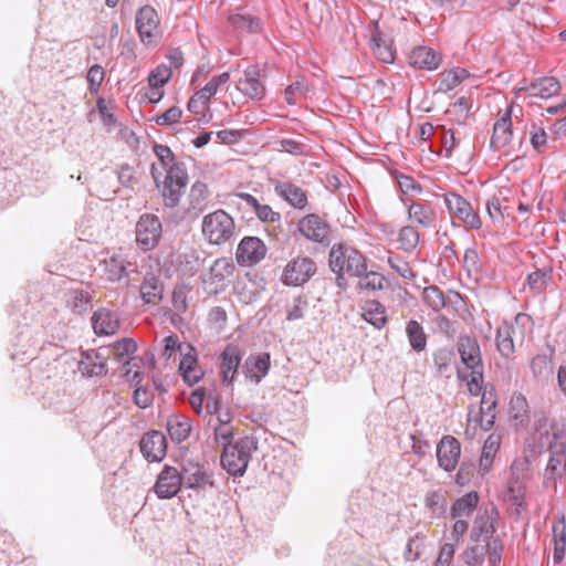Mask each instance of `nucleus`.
<instances>
[{"instance_id":"f257e3e1","label":"nucleus","mask_w":566,"mask_h":566,"mask_svg":"<svg viewBox=\"0 0 566 566\" xmlns=\"http://www.w3.org/2000/svg\"><path fill=\"white\" fill-rule=\"evenodd\" d=\"M458 352L463 364L458 369V377L467 384L468 391L472 396H479L483 389V366L481 350L478 340L473 337H460Z\"/></svg>"},{"instance_id":"f03ea898","label":"nucleus","mask_w":566,"mask_h":566,"mask_svg":"<svg viewBox=\"0 0 566 566\" xmlns=\"http://www.w3.org/2000/svg\"><path fill=\"white\" fill-rule=\"evenodd\" d=\"M237 232L233 217L223 209H217L202 218L201 233L209 245H222L231 241Z\"/></svg>"},{"instance_id":"7ed1b4c3","label":"nucleus","mask_w":566,"mask_h":566,"mask_svg":"<svg viewBox=\"0 0 566 566\" xmlns=\"http://www.w3.org/2000/svg\"><path fill=\"white\" fill-rule=\"evenodd\" d=\"M230 81V73L223 72L213 76L202 88L197 91L188 102V109L197 116L198 120H208L210 114V99L219 88Z\"/></svg>"},{"instance_id":"20e7f679","label":"nucleus","mask_w":566,"mask_h":566,"mask_svg":"<svg viewBox=\"0 0 566 566\" xmlns=\"http://www.w3.org/2000/svg\"><path fill=\"white\" fill-rule=\"evenodd\" d=\"M253 441L240 439L233 444H226L221 455L222 467L232 475H242L248 467Z\"/></svg>"},{"instance_id":"39448f33","label":"nucleus","mask_w":566,"mask_h":566,"mask_svg":"<svg viewBox=\"0 0 566 566\" xmlns=\"http://www.w3.org/2000/svg\"><path fill=\"white\" fill-rule=\"evenodd\" d=\"M316 273V263L307 255L298 254L286 262L281 282L286 286H301Z\"/></svg>"},{"instance_id":"423d86ee","label":"nucleus","mask_w":566,"mask_h":566,"mask_svg":"<svg viewBox=\"0 0 566 566\" xmlns=\"http://www.w3.org/2000/svg\"><path fill=\"white\" fill-rule=\"evenodd\" d=\"M503 544L499 538L489 539L485 544L475 543L468 546L461 557L468 566H480L485 556L490 566H499L502 560Z\"/></svg>"},{"instance_id":"0eeeda50","label":"nucleus","mask_w":566,"mask_h":566,"mask_svg":"<svg viewBox=\"0 0 566 566\" xmlns=\"http://www.w3.org/2000/svg\"><path fill=\"white\" fill-rule=\"evenodd\" d=\"M502 496L514 514L520 515L526 509V485L516 463L511 467V475Z\"/></svg>"},{"instance_id":"6e6552de","label":"nucleus","mask_w":566,"mask_h":566,"mask_svg":"<svg viewBox=\"0 0 566 566\" xmlns=\"http://www.w3.org/2000/svg\"><path fill=\"white\" fill-rule=\"evenodd\" d=\"M135 234L136 243L143 251L155 249L163 234V226L159 218L150 213L140 216L136 223Z\"/></svg>"},{"instance_id":"1a4fd4ad","label":"nucleus","mask_w":566,"mask_h":566,"mask_svg":"<svg viewBox=\"0 0 566 566\" xmlns=\"http://www.w3.org/2000/svg\"><path fill=\"white\" fill-rule=\"evenodd\" d=\"M136 29L145 45H155L159 41L160 20L154 8L146 6L139 9L136 15Z\"/></svg>"},{"instance_id":"9d476101","label":"nucleus","mask_w":566,"mask_h":566,"mask_svg":"<svg viewBox=\"0 0 566 566\" xmlns=\"http://www.w3.org/2000/svg\"><path fill=\"white\" fill-rule=\"evenodd\" d=\"M444 202L452 217L460 220L467 228H481L482 221L479 213L473 209L471 203L462 196L455 192H448L444 195Z\"/></svg>"},{"instance_id":"9b49d317","label":"nucleus","mask_w":566,"mask_h":566,"mask_svg":"<svg viewBox=\"0 0 566 566\" xmlns=\"http://www.w3.org/2000/svg\"><path fill=\"white\" fill-rule=\"evenodd\" d=\"M188 175L182 167L168 170L163 181L161 195L166 207H176L185 191Z\"/></svg>"},{"instance_id":"f8f14e48","label":"nucleus","mask_w":566,"mask_h":566,"mask_svg":"<svg viewBox=\"0 0 566 566\" xmlns=\"http://www.w3.org/2000/svg\"><path fill=\"white\" fill-rule=\"evenodd\" d=\"M436 457L440 469L446 472H453L461 457L460 441L453 436H443L437 443Z\"/></svg>"},{"instance_id":"ddd939ff","label":"nucleus","mask_w":566,"mask_h":566,"mask_svg":"<svg viewBox=\"0 0 566 566\" xmlns=\"http://www.w3.org/2000/svg\"><path fill=\"white\" fill-rule=\"evenodd\" d=\"M268 252L264 242L256 237H244L235 251L237 262L242 266H252L261 262Z\"/></svg>"},{"instance_id":"4468645a","label":"nucleus","mask_w":566,"mask_h":566,"mask_svg":"<svg viewBox=\"0 0 566 566\" xmlns=\"http://www.w3.org/2000/svg\"><path fill=\"white\" fill-rule=\"evenodd\" d=\"M297 229L307 240L324 243L328 241L331 227L328 222L316 213L304 216L297 223Z\"/></svg>"},{"instance_id":"2eb2a0df","label":"nucleus","mask_w":566,"mask_h":566,"mask_svg":"<svg viewBox=\"0 0 566 566\" xmlns=\"http://www.w3.org/2000/svg\"><path fill=\"white\" fill-rule=\"evenodd\" d=\"M499 521V511L494 504L483 506L473 522L471 537L478 542L480 537L484 536L492 539V535L496 531V523Z\"/></svg>"},{"instance_id":"dca6fc26","label":"nucleus","mask_w":566,"mask_h":566,"mask_svg":"<svg viewBox=\"0 0 566 566\" xmlns=\"http://www.w3.org/2000/svg\"><path fill=\"white\" fill-rule=\"evenodd\" d=\"M260 76V71L256 66H249L235 81V91L253 101L262 99L265 95V86L261 82Z\"/></svg>"},{"instance_id":"f3484780","label":"nucleus","mask_w":566,"mask_h":566,"mask_svg":"<svg viewBox=\"0 0 566 566\" xmlns=\"http://www.w3.org/2000/svg\"><path fill=\"white\" fill-rule=\"evenodd\" d=\"M182 483V475L178 469L165 465L158 474L154 491L159 499H171L179 492Z\"/></svg>"},{"instance_id":"a211bd4d","label":"nucleus","mask_w":566,"mask_h":566,"mask_svg":"<svg viewBox=\"0 0 566 566\" xmlns=\"http://www.w3.org/2000/svg\"><path fill=\"white\" fill-rule=\"evenodd\" d=\"M512 138V108L507 107L494 123L491 146L493 149L503 150L507 155Z\"/></svg>"},{"instance_id":"6ab92c4d","label":"nucleus","mask_w":566,"mask_h":566,"mask_svg":"<svg viewBox=\"0 0 566 566\" xmlns=\"http://www.w3.org/2000/svg\"><path fill=\"white\" fill-rule=\"evenodd\" d=\"M178 352L182 355L179 364V371L181 373L184 380L189 385L197 384L201 379L203 373L198 365L195 348L190 344H186L185 346H178Z\"/></svg>"},{"instance_id":"aec40b11","label":"nucleus","mask_w":566,"mask_h":566,"mask_svg":"<svg viewBox=\"0 0 566 566\" xmlns=\"http://www.w3.org/2000/svg\"><path fill=\"white\" fill-rule=\"evenodd\" d=\"M235 265L231 258L222 256L213 261L210 266L208 282L213 285V292L223 290L233 276Z\"/></svg>"},{"instance_id":"412c9836","label":"nucleus","mask_w":566,"mask_h":566,"mask_svg":"<svg viewBox=\"0 0 566 566\" xmlns=\"http://www.w3.org/2000/svg\"><path fill=\"white\" fill-rule=\"evenodd\" d=\"M166 450V437L159 431L147 432L140 441V451L148 461H160Z\"/></svg>"},{"instance_id":"4be33fe9","label":"nucleus","mask_w":566,"mask_h":566,"mask_svg":"<svg viewBox=\"0 0 566 566\" xmlns=\"http://www.w3.org/2000/svg\"><path fill=\"white\" fill-rule=\"evenodd\" d=\"M153 150L158 158L160 166L154 163L150 168V174L156 186H159L164 171L168 174V170L182 166L176 163L175 155L168 146L155 143Z\"/></svg>"},{"instance_id":"5701e85b","label":"nucleus","mask_w":566,"mask_h":566,"mask_svg":"<svg viewBox=\"0 0 566 566\" xmlns=\"http://www.w3.org/2000/svg\"><path fill=\"white\" fill-rule=\"evenodd\" d=\"M93 329L97 335H114L120 326L119 315L108 308H99L92 316Z\"/></svg>"},{"instance_id":"b1692460","label":"nucleus","mask_w":566,"mask_h":566,"mask_svg":"<svg viewBox=\"0 0 566 566\" xmlns=\"http://www.w3.org/2000/svg\"><path fill=\"white\" fill-rule=\"evenodd\" d=\"M412 67L426 71L437 70L441 64V56L431 48L417 46L408 55Z\"/></svg>"},{"instance_id":"393cba45","label":"nucleus","mask_w":566,"mask_h":566,"mask_svg":"<svg viewBox=\"0 0 566 566\" xmlns=\"http://www.w3.org/2000/svg\"><path fill=\"white\" fill-rule=\"evenodd\" d=\"M240 361V348L235 345H228L220 356V373L226 384H231L235 378Z\"/></svg>"},{"instance_id":"a878e982","label":"nucleus","mask_w":566,"mask_h":566,"mask_svg":"<svg viewBox=\"0 0 566 566\" xmlns=\"http://www.w3.org/2000/svg\"><path fill=\"white\" fill-rule=\"evenodd\" d=\"M495 405L496 402L492 400L491 397L488 398L486 394H483L479 412L473 415V412L470 411L468 422H474L483 431L490 430L495 421Z\"/></svg>"},{"instance_id":"bb28decb","label":"nucleus","mask_w":566,"mask_h":566,"mask_svg":"<svg viewBox=\"0 0 566 566\" xmlns=\"http://www.w3.org/2000/svg\"><path fill=\"white\" fill-rule=\"evenodd\" d=\"M270 366V355L268 353H260L250 355L247 358L243 368L247 378L258 384L263 377L266 376Z\"/></svg>"},{"instance_id":"cd10ccee","label":"nucleus","mask_w":566,"mask_h":566,"mask_svg":"<svg viewBox=\"0 0 566 566\" xmlns=\"http://www.w3.org/2000/svg\"><path fill=\"white\" fill-rule=\"evenodd\" d=\"M80 370L88 376L104 375L107 371V358L98 350H88L80 360Z\"/></svg>"},{"instance_id":"c85d7f7f","label":"nucleus","mask_w":566,"mask_h":566,"mask_svg":"<svg viewBox=\"0 0 566 566\" xmlns=\"http://www.w3.org/2000/svg\"><path fill=\"white\" fill-rule=\"evenodd\" d=\"M408 219L422 228L433 227L437 220L436 210L431 205L411 202L407 208Z\"/></svg>"},{"instance_id":"c756f323","label":"nucleus","mask_w":566,"mask_h":566,"mask_svg":"<svg viewBox=\"0 0 566 566\" xmlns=\"http://www.w3.org/2000/svg\"><path fill=\"white\" fill-rule=\"evenodd\" d=\"M275 192L296 209H304L307 205L306 192L291 182H277Z\"/></svg>"},{"instance_id":"7c9ffc66","label":"nucleus","mask_w":566,"mask_h":566,"mask_svg":"<svg viewBox=\"0 0 566 566\" xmlns=\"http://www.w3.org/2000/svg\"><path fill=\"white\" fill-rule=\"evenodd\" d=\"M181 475L184 484L189 489H205L206 486H212L210 474H208L203 467L199 464H188L184 469V474Z\"/></svg>"},{"instance_id":"2f4dec72","label":"nucleus","mask_w":566,"mask_h":566,"mask_svg":"<svg viewBox=\"0 0 566 566\" xmlns=\"http://www.w3.org/2000/svg\"><path fill=\"white\" fill-rule=\"evenodd\" d=\"M139 292L145 304L158 305L164 296V285L158 276L147 275L140 285Z\"/></svg>"},{"instance_id":"473e14b6","label":"nucleus","mask_w":566,"mask_h":566,"mask_svg":"<svg viewBox=\"0 0 566 566\" xmlns=\"http://www.w3.org/2000/svg\"><path fill=\"white\" fill-rule=\"evenodd\" d=\"M211 203V193L207 184L196 181L188 195V210L203 211Z\"/></svg>"},{"instance_id":"72a5a7b5","label":"nucleus","mask_w":566,"mask_h":566,"mask_svg":"<svg viewBox=\"0 0 566 566\" xmlns=\"http://www.w3.org/2000/svg\"><path fill=\"white\" fill-rule=\"evenodd\" d=\"M361 317L377 329L382 328L388 321L385 306L376 300L363 304Z\"/></svg>"},{"instance_id":"f704fd0d","label":"nucleus","mask_w":566,"mask_h":566,"mask_svg":"<svg viewBox=\"0 0 566 566\" xmlns=\"http://www.w3.org/2000/svg\"><path fill=\"white\" fill-rule=\"evenodd\" d=\"M469 76L468 70L462 67L446 70L439 74L438 91L443 93L452 91Z\"/></svg>"},{"instance_id":"c9c22d12","label":"nucleus","mask_w":566,"mask_h":566,"mask_svg":"<svg viewBox=\"0 0 566 566\" xmlns=\"http://www.w3.org/2000/svg\"><path fill=\"white\" fill-rule=\"evenodd\" d=\"M500 444L501 437L495 433H491L484 441L479 463L482 474H485L491 470L493 460L500 449Z\"/></svg>"},{"instance_id":"e433bc0d","label":"nucleus","mask_w":566,"mask_h":566,"mask_svg":"<svg viewBox=\"0 0 566 566\" xmlns=\"http://www.w3.org/2000/svg\"><path fill=\"white\" fill-rule=\"evenodd\" d=\"M130 370L128 369L126 371V376L128 377V380L132 382V385L135 387L134 391V401L135 403L140 408H147L151 405L154 400V394L153 391L147 388L146 386H143V378L144 376L139 371H135L132 377H129Z\"/></svg>"},{"instance_id":"4c0bfd02","label":"nucleus","mask_w":566,"mask_h":566,"mask_svg":"<svg viewBox=\"0 0 566 566\" xmlns=\"http://www.w3.org/2000/svg\"><path fill=\"white\" fill-rule=\"evenodd\" d=\"M167 431L170 438L177 442L186 440L191 431L189 418L182 415L170 416L167 420Z\"/></svg>"},{"instance_id":"58836bf2","label":"nucleus","mask_w":566,"mask_h":566,"mask_svg":"<svg viewBox=\"0 0 566 566\" xmlns=\"http://www.w3.org/2000/svg\"><path fill=\"white\" fill-rule=\"evenodd\" d=\"M554 543V563L559 564L566 553V522L564 518L555 520L552 525Z\"/></svg>"},{"instance_id":"ea45409f","label":"nucleus","mask_w":566,"mask_h":566,"mask_svg":"<svg viewBox=\"0 0 566 566\" xmlns=\"http://www.w3.org/2000/svg\"><path fill=\"white\" fill-rule=\"evenodd\" d=\"M510 334L517 342V345H522L526 337L532 334L533 321L532 317L525 313H518L515 316L513 323L507 324Z\"/></svg>"},{"instance_id":"a19ab883","label":"nucleus","mask_w":566,"mask_h":566,"mask_svg":"<svg viewBox=\"0 0 566 566\" xmlns=\"http://www.w3.org/2000/svg\"><path fill=\"white\" fill-rule=\"evenodd\" d=\"M248 206L253 208L258 218L263 222L274 223L280 220V213L275 212L269 205H261L255 197L241 192L238 195Z\"/></svg>"},{"instance_id":"79ce46f5","label":"nucleus","mask_w":566,"mask_h":566,"mask_svg":"<svg viewBox=\"0 0 566 566\" xmlns=\"http://www.w3.org/2000/svg\"><path fill=\"white\" fill-rule=\"evenodd\" d=\"M480 496L478 492L471 491L459 497L451 506V516L454 518L470 516L478 506Z\"/></svg>"},{"instance_id":"37998d69","label":"nucleus","mask_w":566,"mask_h":566,"mask_svg":"<svg viewBox=\"0 0 566 566\" xmlns=\"http://www.w3.org/2000/svg\"><path fill=\"white\" fill-rule=\"evenodd\" d=\"M373 54L382 63H394L395 51L391 42L385 40L380 32L376 31L371 35L370 44Z\"/></svg>"},{"instance_id":"c03bdc74","label":"nucleus","mask_w":566,"mask_h":566,"mask_svg":"<svg viewBox=\"0 0 566 566\" xmlns=\"http://www.w3.org/2000/svg\"><path fill=\"white\" fill-rule=\"evenodd\" d=\"M531 96L549 98L560 92V84L555 77H543L530 86Z\"/></svg>"},{"instance_id":"a18cd8bd","label":"nucleus","mask_w":566,"mask_h":566,"mask_svg":"<svg viewBox=\"0 0 566 566\" xmlns=\"http://www.w3.org/2000/svg\"><path fill=\"white\" fill-rule=\"evenodd\" d=\"M509 413L510 418L520 424L528 419V403L523 395L515 394L511 397Z\"/></svg>"},{"instance_id":"49530a36","label":"nucleus","mask_w":566,"mask_h":566,"mask_svg":"<svg viewBox=\"0 0 566 566\" xmlns=\"http://www.w3.org/2000/svg\"><path fill=\"white\" fill-rule=\"evenodd\" d=\"M406 333L412 349L421 352L427 346V335L422 326L415 319L407 323Z\"/></svg>"},{"instance_id":"de8ad7c7","label":"nucleus","mask_w":566,"mask_h":566,"mask_svg":"<svg viewBox=\"0 0 566 566\" xmlns=\"http://www.w3.org/2000/svg\"><path fill=\"white\" fill-rule=\"evenodd\" d=\"M516 344L517 342L510 334L507 323L502 324L496 332V346L501 355L504 357L513 355Z\"/></svg>"},{"instance_id":"09e8293b","label":"nucleus","mask_w":566,"mask_h":566,"mask_svg":"<svg viewBox=\"0 0 566 566\" xmlns=\"http://www.w3.org/2000/svg\"><path fill=\"white\" fill-rule=\"evenodd\" d=\"M105 273L112 282L119 281L127 276V268L125 260L119 255H113L104 261Z\"/></svg>"},{"instance_id":"8fccbe9b","label":"nucleus","mask_w":566,"mask_h":566,"mask_svg":"<svg viewBox=\"0 0 566 566\" xmlns=\"http://www.w3.org/2000/svg\"><path fill=\"white\" fill-rule=\"evenodd\" d=\"M137 350V343L129 337H124L116 340L111 346V353L117 361H124L128 359Z\"/></svg>"},{"instance_id":"3c124183","label":"nucleus","mask_w":566,"mask_h":566,"mask_svg":"<svg viewBox=\"0 0 566 566\" xmlns=\"http://www.w3.org/2000/svg\"><path fill=\"white\" fill-rule=\"evenodd\" d=\"M419 238L420 235L416 228L412 226H405L398 233V248L406 252H412L419 243Z\"/></svg>"},{"instance_id":"603ef678","label":"nucleus","mask_w":566,"mask_h":566,"mask_svg":"<svg viewBox=\"0 0 566 566\" xmlns=\"http://www.w3.org/2000/svg\"><path fill=\"white\" fill-rule=\"evenodd\" d=\"M366 271L367 264L364 255L359 251L349 248L347 251L346 274L361 276Z\"/></svg>"},{"instance_id":"864d4df0","label":"nucleus","mask_w":566,"mask_h":566,"mask_svg":"<svg viewBox=\"0 0 566 566\" xmlns=\"http://www.w3.org/2000/svg\"><path fill=\"white\" fill-rule=\"evenodd\" d=\"M349 248L334 245L329 252V266L339 276L346 274L347 251Z\"/></svg>"},{"instance_id":"5fc2aeb1","label":"nucleus","mask_w":566,"mask_h":566,"mask_svg":"<svg viewBox=\"0 0 566 566\" xmlns=\"http://www.w3.org/2000/svg\"><path fill=\"white\" fill-rule=\"evenodd\" d=\"M171 76V66H168L166 63H161L150 71L147 81L149 86H159L164 88Z\"/></svg>"},{"instance_id":"6e6d98bb","label":"nucleus","mask_w":566,"mask_h":566,"mask_svg":"<svg viewBox=\"0 0 566 566\" xmlns=\"http://www.w3.org/2000/svg\"><path fill=\"white\" fill-rule=\"evenodd\" d=\"M422 296L424 303L436 312L440 311L446 305L444 295L442 291L436 285L424 287Z\"/></svg>"},{"instance_id":"4d7b16f0","label":"nucleus","mask_w":566,"mask_h":566,"mask_svg":"<svg viewBox=\"0 0 566 566\" xmlns=\"http://www.w3.org/2000/svg\"><path fill=\"white\" fill-rule=\"evenodd\" d=\"M231 25L240 31L254 32L260 29V21L251 15L235 13L229 17Z\"/></svg>"},{"instance_id":"13d9d810","label":"nucleus","mask_w":566,"mask_h":566,"mask_svg":"<svg viewBox=\"0 0 566 566\" xmlns=\"http://www.w3.org/2000/svg\"><path fill=\"white\" fill-rule=\"evenodd\" d=\"M358 277V287L360 290L377 291L384 287L385 277L377 272H365Z\"/></svg>"},{"instance_id":"bf43d9fd","label":"nucleus","mask_w":566,"mask_h":566,"mask_svg":"<svg viewBox=\"0 0 566 566\" xmlns=\"http://www.w3.org/2000/svg\"><path fill=\"white\" fill-rule=\"evenodd\" d=\"M105 77L104 69L99 64H94L90 67L86 80L91 93H97Z\"/></svg>"},{"instance_id":"052dcab7","label":"nucleus","mask_w":566,"mask_h":566,"mask_svg":"<svg viewBox=\"0 0 566 566\" xmlns=\"http://www.w3.org/2000/svg\"><path fill=\"white\" fill-rule=\"evenodd\" d=\"M388 264L403 279L412 280L416 276L409 263L399 255L389 256Z\"/></svg>"},{"instance_id":"680f3d73","label":"nucleus","mask_w":566,"mask_h":566,"mask_svg":"<svg viewBox=\"0 0 566 566\" xmlns=\"http://www.w3.org/2000/svg\"><path fill=\"white\" fill-rule=\"evenodd\" d=\"M182 111L178 106H171L166 112L155 117V123L160 126H169L180 120Z\"/></svg>"},{"instance_id":"e2e57ef3","label":"nucleus","mask_w":566,"mask_h":566,"mask_svg":"<svg viewBox=\"0 0 566 566\" xmlns=\"http://www.w3.org/2000/svg\"><path fill=\"white\" fill-rule=\"evenodd\" d=\"M457 545L458 544H454V543L443 544L440 547L434 566H450L453 560L454 554H455Z\"/></svg>"},{"instance_id":"0e129e2a","label":"nucleus","mask_w":566,"mask_h":566,"mask_svg":"<svg viewBox=\"0 0 566 566\" xmlns=\"http://www.w3.org/2000/svg\"><path fill=\"white\" fill-rule=\"evenodd\" d=\"M397 182L405 195H418L421 192V186L410 176L399 175Z\"/></svg>"},{"instance_id":"69168bd1","label":"nucleus","mask_w":566,"mask_h":566,"mask_svg":"<svg viewBox=\"0 0 566 566\" xmlns=\"http://www.w3.org/2000/svg\"><path fill=\"white\" fill-rule=\"evenodd\" d=\"M424 506L432 513L443 510L444 497L438 491H429L424 496Z\"/></svg>"},{"instance_id":"338daca9","label":"nucleus","mask_w":566,"mask_h":566,"mask_svg":"<svg viewBox=\"0 0 566 566\" xmlns=\"http://www.w3.org/2000/svg\"><path fill=\"white\" fill-rule=\"evenodd\" d=\"M488 214L493 221H500L504 218V211L502 207V199L497 196H493L486 202Z\"/></svg>"},{"instance_id":"774afa93","label":"nucleus","mask_w":566,"mask_h":566,"mask_svg":"<svg viewBox=\"0 0 566 566\" xmlns=\"http://www.w3.org/2000/svg\"><path fill=\"white\" fill-rule=\"evenodd\" d=\"M172 306L176 312L185 313L188 307V295L185 287H176L172 292Z\"/></svg>"}]
</instances>
